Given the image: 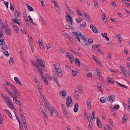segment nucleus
I'll return each mask as SVG.
<instances>
[{
	"mask_svg": "<svg viewBox=\"0 0 130 130\" xmlns=\"http://www.w3.org/2000/svg\"><path fill=\"white\" fill-rule=\"evenodd\" d=\"M72 34L74 37L79 42H80V38L83 42H85L87 40L85 36H83V34L79 31L76 32H72Z\"/></svg>",
	"mask_w": 130,
	"mask_h": 130,
	"instance_id": "nucleus-1",
	"label": "nucleus"
},
{
	"mask_svg": "<svg viewBox=\"0 0 130 130\" xmlns=\"http://www.w3.org/2000/svg\"><path fill=\"white\" fill-rule=\"evenodd\" d=\"M8 85H10L12 91L14 94L17 95V96H19L20 95V93L16 87L13 85L11 84L7 81H6V83L3 85V86L4 87H5Z\"/></svg>",
	"mask_w": 130,
	"mask_h": 130,
	"instance_id": "nucleus-2",
	"label": "nucleus"
},
{
	"mask_svg": "<svg viewBox=\"0 0 130 130\" xmlns=\"http://www.w3.org/2000/svg\"><path fill=\"white\" fill-rule=\"evenodd\" d=\"M115 100V97L113 95H111L108 97L107 99L105 100L103 97H101L100 99V101L102 103L107 102V101L110 102H112Z\"/></svg>",
	"mask_w": 130,
	"mask_h": 130,
	"instance_id": "nucleus-3",
	"label": "nucleus"
},
{
	"mask_svg": "<svg viewBox=\"0 0 130 130\" xmlns=\"http://www.w3.org/2000/svg\"><path fill=\"white\" fill-rule=\"evenodd\" d=\"M46 107L50 113L51 117L52 116L54 112H57V110L54 106H53L52 107L51 106H46Z\"/></svg>",
	"mask_w": 130,
	"mask_h": 130,
	"instance_id": "nucleus-4",
	"label": "nucleus"
},
{
	"mask_svg": "<svg viewBox=\"0 0 130 130\" xmlns=\"http://www.w3.org/2000/svg\"><path fill=\"white\" fill-rule=\"evenodd\" d=\"M53 76L54 80L58 87H60L61 85L59 83L58 77L55 72H53Z\"/></svg>",
	"mask_w": 130,
	"mask_h": 130,
	"instance_id": "nucleus-5",
	"label": "nucleus"
},
{
	"mask_svg": "<svg viewBox=\"0 0 130 130\" xmlns=\"http://www.w3.org/2000/svg\"><path fill=\"white\" fill-rule=\"evenodd\" d=\"M66 18L69 23L70 25H72L73 22V19L68 13H66Z\"/></svg>",
	"mask_w": 130,
	"mask_h": 130,
	"instance_id": "nucleus-6",
	"label": "nucleus"
},
{
	"mask_svg": "<svg viewBox=\"0 0 130 130\" xmlns=\"http://www.w3.org/2000/svg\"><path fill=\"white\" fill-rule=\"evenodd\" d=\"M67 106H69L70 105L72 106L73 103L71 98L70 96L67 97L66 99Z\"/></svg>",
	"mask_w": 130,
	"mask_h": 130,
	"instance_id": "nucleus-7",
	"label": "nucleus"
},
{
	"mask_svg": "<svg viewBox=\"0 0 130 130\" xmlns=\"http://www.w3.org/2000/svg\"><path fill=\"white\" fill-rule=\"evenodd\" d=\"M38 62V64L43 69L45 68V63L43 59H40Z\"/></svg>",
	"mask_w": 130,
	"mask_h": 130,
	"instance_id": "nucleus-8",
	"label": "nucleus"
},
{
	"mask_svg": "<svg viewBox=\"0 0 130 130\" xmlns=\"http://www.w3.org/2000/svg\"><path fill=\"white\" fill-rule=\"evenodd\" d=\"M62 108L64 116L66 117H69V115L66 107L64 106H63Z\"/></svg>",
	"mask_w": 130,
	"mask_h": 130,
	"instance_id": "nucleus-9",
	"label": "nucleus"
},
{
	"mask_svg": "<svg viewBox=\"0 0 130 130\" xmlns=\"http://www.w3.org/2000/svg\"><path fill=\"white\" fill-rule=\"evenodd\" d=\"M106 81L107 82L109 83L110 84L112 85L114 84V81L113 79L109 76H108L107 77Z\"/></svg>",
	"mask_w": 130,
	"mask_h": 130,
	"instance_id": "nucleus-10",
	"label": "nucleus"
},
{
	"mask_svg": "<svg viewBox=\"0 0 130 130\" xmlns=\"http://www.w3.org/2000/svg\"><path fill=\"white\" fill-rule=\"evenodd\" d=\"M7 99H5L6 102L7 104L8 105H10L11 106H13V104H12V101L10 98L8 97L7 98Z\"/></svg>",
	"mask_w": 130,
	"mask_h": 130,
	"instance_id": "nucleus-11",
	"label": "nucleus"
},
{
	"mask_svg": "<svg viewBox=\"0 0 130 130\" xmlns=\"http://www.w3.org/2000/svg\"><path fill=\"white\" fill-rule=\"evenodd\" d=\"M120 68L121 69V73H122L125 76L127 77V75L126 74V72L125 69V68L123 66L121 67Z\"/></svg>",
	"mask_w": 130,
	"mask_h": 130,
	"instance_id": "nucleus-12",
	"label": "nucleus"
},
{
	"mask_svg": "<svg viewBox=\"0 0 130 130\" xmlns=\"http://www.w3.org/2000/svg\"><path fill=\"white\" fill-rule=\"evenodd\" d=\"M90 26L91 29L94 33H98V30L95 27L92 25H90Z\"/></svg>",
	"mask_w": 130,
	"mask_h": 130,
	"instance_id": "nucleus-13",
	"label": "nucleus"
},
{
	"mask_svg": "<svg viewBox=\"0 0 130 130\" xmlns=\"http://www.w3.org/2000/svg\"><path fill=\"white\" fill-rule=\"evenodd\" d=\"M32 63L34 65V66H36L37 67V70L38 72H39L40 70H41L39 65H38L36 62H35L33 61H31Z\"/></svg>",
	"mask_w": 130,
	"mask_h": 130,
	"instance_id": "nucleus-14",
	"label": "nucleus"
},
{
	"mask_svg": "<svg viewBox=\"0 0 130 130\" xmlns=\"http://www.w3.org/2000/svg\"><path fill=\"white\" fill-rule=\"evenodd\" d=\"M11 20L13 21L14 23H15L18 24L19 25H20L21 24V23L18 22V21H20H20L19 19H17L16 18H12L11 19Z\"/></svg>",
	"mask_w": 130,
	"mask_h": 130,
	"instance_id": "nucleus-15",
	"label": "nucleus"
},
{
	"mask_svg": "<svg viewBox=\"0 0 130 130\" xmlns=\"http://www.w3.org/2000/svg\"><path fill=\"white\" fill-rule=\"evenodd\" d=\"M38 72L41 76L42 80L43 81H44V80H46V76H44L43 73L42 72V70H40L39 72Z\"/></svg>",
	"mask_w": 130,
	"mask_h": 130,
	"instance_id": "nucleus-16",
	"label": "nucleus"
},
{
	"mask_svg": "<svg viewBox=\"0 0 130 130\" xmlns=\"http://www.w3.org/2000/svg\"><path fill=\"white\" fill-rule=\"evenodd\" d=\"M73 95L75 98L76 99H79L78 93L77 91H75L73 93Z\"/></svg>",
	"mask_w": 130,
	"mask_h": 130,
	"instance_id": "nucleus-17",
	"label": "nucleus"
},
{
	"mask_svg": "<svg viewBox=\"0 0 130 130\" xmlns=\"http://www.w3.org/2000/svg\"><path fill=\"white\" fill-rule=\"evenodd\" d=\"M96 122L98 126L100 128L101 127H102V124L100 120L98 119V117L96 118Z\"/></svg>",
	"mask_w": 130,
	"mask_h": 130,
	"instance_id": "nucleus-18",
	"label": "nucleus"
},
{
	"mask_svg": "<svg viewBox=\"0 0 130 130\" xmlns=\"http://www.w3.org/2000/svg\"><path fill=\"white\" fill-rule=\"evenodd\" d=\"M102 19L103 21L105 23H107L106 21L107 20V18L105 15V13H103V15L102 17Z\"/></svg>",
	"mask_w": 130,
	"mask_h": 130,
	"instance_id": "nucleus-19",
	"label": "nucleus"
},
{
	"mask_svg": "<svg viewBox=\"0 0 130 130\" xmlns=\"http://www.w3.org/2000/svg\"><path fill=\"white\" fill-rule=\"evenodd\" d=\"M14 79L15 82L19 84L20 86H21L22 84L20 81L18 79V78L17 77H14Z\"/></svg>",
	"mask_w": 130,
	"mask_h": 130,
	"instance_id": "nucleus-20",
	"label": "nucleus"
},
{
	"mask_svg": "<svg viewBox=\"0 0 130 130\" xmlns=\"http://www.w3.org/2000/svg\"><path fill=\"white\" fill-rule=\"evenodd\" d=\"M96 71L97 72L98 76L99 77L101 81H102L103 79V78L100 73V71L97 70Z\"/></svg>",
	"mask_w": 130,
	"mask_h": 130,
	"instance_id": "nucleus-21",
	"label": "nucleus"
},
{
	"mask_svg": "<svg viewBox=\"0 0 130 130\" xmlns=\"http://www.w3.org/2000/svg\"><path fill=\"white\" fill-rule=\"evenodd\" d=\"M75 63L78 67H79L80 65V64L79 60L77 58L75 59Z\"/></svg>",
	"mask_w": 130,
	"mask_h": 130,
	"instance_id": "nucleus-22",
	"label": "nucleus"
},
{
	"mask_svg": "<svg viewBox=\"0 0 130 130\" xmlns=\"http://www.w3.org/2000/svg\"><path fill=\"white\" fill-rule=\"evenodd\" d=\"M42 99L45 106H47L48 105H49V103L47 102L45 98Z\"/></svg>",
	"mask_w": 130,
	"mask_h": 130,
	"instance_id": "nucleus-23",
	"label": "nucleus"
},
{
	"mask_svg": "<svg viewBox=\"0 0 130 130\" xmlns=\"http://www.w3.org/2000/svg\"><path fill=\"white\" fill-rule=\"evenodd\" d=\"M120 106H114L113 107H112V106H111L110 109L112 111H113V110H117L119 108Z\"/></svg>",
	"mask_w": 130,
	"mask_h": 130,
	"instance_id": "nucleus-24",
	"label": "nucleus"
},
{
	"mask_svg": "<svg viewBox=\"0 0 130 130\" xmlns=\"http://www.w3.org/2000/svg\"><path fill=\"white\" fill-rule=\"evenodd\" d=\"M66 56L67 57H69L71 59H74V57L71 54L69 53H66Z\"/></svg>",
	"mask_w": 130,
	"mask_h": 130,
	"instance_id": "nucleus-25",
	"label": "nucleus"
},
{
	"mask_svg": "<svg viewBox=\"0 0 130 130\" xmlns=\"http://www.w3.org/2000/svg\"><path fill=\"white\" fill-rule=\"evenodd\" d=\"M19 112L21 116L24 115V113L23 112V110L21 109V108L20 107L19 108Z\"/></svg>",
	"mask_w": 130,
	"mask_h": 130,
	"instance_id": "nucleus-26",
	"label": "nucleus"
},
{
	"mask_svg": "<svg viewBox=\"0 0 130 130\" xmlns=\"http://www.w3.org/2000/svg\"><path fill=\"white\" fill-rule=\"evenodd\" d=\"M123 121L124 122L126 123L127 122L128 119V118H126V117L125 116V114H124L123 117L122 118Z\"/></svg>",
	"mask_w": 130,
	"mask_h": 130,
	"instance_id": "nucleus-27",
	"label": "nucleus"
},
{
	"mask_svg": "<svg viewBox=\"0 0 130 130\" xmlns=\"http://www.w3.org/2000/svg\"><path fill=\"white\" fill-rule=\"evenodd\" d=\"M20 12L19 11H16L14 13L15 16L16 18H18L20 17Z\"/></svg>",
	"mask_w": 130,
	"mask_h": 130,
	"instance_id": "nucleus-28",
	"label": "nucleus"
},
{
	"mask_svg": "<svg viewBox=\"0 0 130 130\" xmlns=\"http://www.w3.org/2000/svg\"><path fill=\"white\" fill-rule=\"evenodd\" d=\"M84 15L85 16V17L86 18V20L87 21H89L91 19L89 17V16L87 13H86Z\"/></svg>",
	"mask_w": 130,
	"mask_h": 130,
	"instance_id": "nucleus-29",
	"label": "nucleus"
},
{
	"mask_svg": "<svg viewBox=\"0 0 130 130\" xmlns=\"http://www.w3.org/2000/svg\"><path fill=\"white\" fill-rule=\"evenodd\" d=\"M55 8L56 10L59 14H61V10L59 6L57 7V8Z\"/></svg>",
	"mask_w": 130,
	"mask_h": 130,
	"instance_id": "nucleus-30",
	"label": "nucleus"
},
{
	"mask_svg": "<svg viewBox=\"0 0 130 130\" xmlns=\"http://www.w3.org/2000/svg\"><path fill=\"white\" fill-rule=\"evenodd\" d=\"M40 108L42 113L46 111V109L44 106H41Z\"/></svg>",
	"mask_w": 130,
	"mask_h": 130,
	"instance_id": "nucleus-31",
	"label": "nucleus"
},
{
	"mask_svg": "<svg viewBox=\"0 0 130 130\" xmlns=\"http://www.w3.org/2000/svg\"><path fill=\"white\" fill-rule=\"evenodd\" d=\"M26 5L28 7V10L30 11H32L33 10H34L33 8L30 6L28 4H26Z\"/></svg>",
	"mask_w": 130,
	"mask_h": 130,
	"instance_id": "nucleus-32",
	"label": "nucleus"
},
{
	"mask_svg": "<svg viewBox=\"0 0 130 130\" xmlns=\"http://www.w3.org/2000/svg\"><path fill=\"white\" fill-rule=\"evenodd\" d=\"M14 102L15 103H16L18 105H22V103L20 102V101H18L17 99H15L14 100Z\"/></svg>",
	"mask_w": 130,
	"mask_h": 130,
	"instance_id": "nucleus-33",
	"label": "nucleus"
},
{
	"mask_svg": "<svg viewBox=\"0 0 130 130\" xmlns=\"http://www.w3.org/2000/svg\"><path fill=\"white\" fill-rule=\"evenodd\" d=\"M80 65L84 69L86 70H88V67L85 64L83 63H81Z\"/></svg>",
	"mask_w": 130,
	"mask_h": 130,
	"instance_id": "nucleus-34",
	"label": "nucleus"
},
{
	"mask_svg": "<svg viewBox=\"0 0 130 130\" xmlns=\"http://www.w3.org/2000/svg\"><path fill=\"white\" fill-rule=\"evenodd\" d=\"M43 116L45 118L47 119H48V116L46 113V112H44L42 113Z\"/></svg>",
	"mask_w": 130,
	"mask_h": 130,
	"instance_id": "nucleus-35",
	"label": "nucleus"
},
{
	"mask_svg": "<svg viewBox=\"0 0 130 130\" xmlns=\"http://www.w3.org/2000/svg\"><path fill=\"white\" fill-rule=\"evenodd\" d=\"M60 93L62 94V96H66V92L64 90L61 91L60 92Z\"/></svg>",
	"mask_w": 130,
	"mask_h": 130,
	"instance_id": "nucleus-36",
	"label": "nucleus"
},
{
	"mask_svg": "<svg viewBox=\"0 0 130 130\" xmlns=\"http://www.w3.org/2000/svg\"><path fill=\"white\" fill-rule=\"evenodd\" d=\"M57 73L59 76L61 77L63 76V74L62 71L58 72L57 71Z\"/></svg>",
	"mask_w": 130,
	"mask_h": 130,
	"instance_id": "nucleus-37",
	"label": "nucleus"
},
{
	"mask_svg": "<svg viewBox=\"0 0 130 130\" xmlns=\"http://www.w3.org/2000/svg\"><path fill=\"white\" fill-rule=\"evenodd\" d=\"M72 71L73 72V73H72V75L73 76H76V74L78 73V71L77 70H76L75 71L73 70H72Z\"/></svg>",
	"mask_w": 130,
	"mask_h": 130,
	"instance_id": "nucleus-38",
	"label": "nucleus"
},
{
	"mask_svg": "<svg viewBox=\"0 0 130 130\" xmlns=\"http://www.w3.org/2000/svg\"><path fill=\"white\" fill-rule=\"evenodd\" d=\"M7 32V34L9 36L11 35V30L10 28L7 29L6 30Z\"/></svg>",
	"mask_w": 130,
	"mask_h": 130,
	"instance_id": "nucleus-39",
	"label": "nucleus"
},
{
	"mask_svg": "<svg viewBox=\"0 0 130 130\" xmlns=\"http://www.w3.org/2000/svg\"><path fill=\"white\" fill-rule=\"evenodd\" d=\"M58 48L60 52L62 53H64L66 52L65 50L63 48H61L59 47Z\"/></svg>",
	"mask_w": 130,
	"mask_h": 130,
	"instance_id": "nucleus-40",
	"label": "nucleus"
},
{
	"mask_svg": "<svg viewBox=\"0 0 130 130\" xmlns=\"http://www.w3.org/2000/svg\"><path fill=\"white\" fill-rule=\"evenodd\" d=\"M2 48L4 50H6L8 49L7 46L6 44H4V45L2 46Z\"/></svg>",
	"mask_w": 130,
	"mask_h": 130,
	"instance_id": "nucleus-41",
	"label": "nucleus"
},
{
	"mask_svg": "<svg viewBox=\"0 0 130 130\" xmlns=\"http://www.w3.org/2000/svg\"><path fill=\"white\" fill-rule=\"evenodd\" d=\"M20 118L22 122H26V120L24 115L21 116Z\"/></svg>",
	"mask_w": 130,
	"mask_h": 130,
	"instance_id": "nucleus-42",
	"label": "nucleus"
},
{
	"mask_svg": "<svg viewBox=\"0 0 130 130\" xmlns=\"http://www.w3.org/2000/svg\"><path fill=\"white\" fill-rule=\"evenodd\" d=\"M26 22V25L29 27L30 28H31L32 26L29 23V20H27Z\"/></svg>",
	"mask_w": 130,
	"mask_h": 130,
	"instance_id": "nucleus-43",
	"label": "nucleus"
},
{
	"mask_svg": "<svg viewBox=\"0 0 130 130\" xmlns=\"http://www.w3.org/2000/svg\"><path fill=\"white\" fill-rule=\"evenodd\" d=\"M87 118H88L89 123L92 124V122L91 118V116L89 117L88 116Z\"/></svg>",
	"mask_w": 130,
	"mask_h": 130,
	"instance_id": "nucleus-44",
	"label": "nucleus"
},
{
	"mask_svg": "<svg viewBox=\"0 0 130 130\" xmlns=\"http://www.w3.org/2000/svg\"><path fill=\"white\" fill-rule=\"evenodd\" d=\"M5 43V41L3 39H0V45H3Z\"/></svg>",
	"mask_w": 130,
	"mask_h": 130,
	"instance_id": "nucleus-45",
	"label": "nucleus"
},
{
	"mask_svg": "<svg viewBox=\"0 0 130 130\" xmlns=\"http://www.w3.org/2000/svg\"><path fill=\"white\" fill-rule=\"evenodd\" d=\"M72 52L75 54L77 55L78 56L80 55V53L79 52H77L75 51H72Z\"/></svg>",
	"mask_w": 130,
	"mask_h": 130,
	"instance_id": "nucleus-46",
	"label": "nucleus"
},
{
	"mask_svg": "<svg viewBox=\"0 0 130 130\" xmlns=\"http://www.w3.org/2000/svg\"><path fill=\"white\" fill-rule=\"evenodd\" d=\"M97 88L99 91H101V92H102V88L101 86H99L98 85L97 86Z\"/></svg>",
	"mask_w": 130,
	"mask_h": 130,
	"instance_id": "nucleus-47",
	"label": "nucleus"
},
{
	"mask_svg": "<svg viewBox=\"0 0 130 130\" xmlns=\"http://www.w3.org/2000/svg\"><path fill=\"white\" fill-rule=\"evenodd\" d=\"M38 87H41L42 86L39 80L35 82Z\"/></svg>",
	"mask_w": 130,
	"mask_h": 130,
	"instance_id": "nucleus-48",
	"label": "nucleus"
},
{
	"mask_svg": "<svg viewBox=\"0 0 130 130\" xmlns=\"http://www.w3.org/2000/svg\"><path fill=\"white\" fill-rule=\"evenodd\" d=\"M66 27L67 29H72L73 28L71 26H70L68 25H66Z\"/></svg>",
	"mask_w": 130,
	"mask_h": 130,
	"instance_id": "nucleus-49",
	"label": "nucleus"
},
{
	"mask_svg": "<svg viewBox=\"0 0 130 130\" xmlns=\"http://www.w3.org/2000/svg\"><path fill=\"white\" fill-rule=\"evenodd\" d=\"M86 26V23H85L84 22L83 24L80 25V27L81 29H82L83 27H85Z\"/></svg>",
	"mask_w": 130,
	"mask_h": 130,
	"instance_id": "nucleus-50",
	"label": "nucleus"
},
{
	"mask_svg": "<svg viewBox=\"0 0 130 130\" xmlns=\"http://www.w3.org/2000/svg\"><path fill=\"white\" fill-rule=\"evenodd\" d=\"M53 65L55 66V68L56 70L58 68H60V66L59 65H57L56 64H53Z\"/></svg>",
	"mask_w": 130,
	"mask_h": 130,
	"instance_id": "nucleus-51",
	"label": "nucleus"
},
{
	"mask_svg": "<svg viewBox=\"0 0 130 130\" xmlns=\"http://www.w3.org/2000/svg\"><path fill=\"white\" fill-rule=\"evenodd\" d=\"M109 121L110 124L112 126H114L113 122L112 120L110 118L109 119Z\"/></svg>",
	"mask_w": 130,
	"mask_h": 130,
	"instance_id": "nucleus-52",
	"label": "nucleus"
},
{
	"mask_svg": "<svg viewBox=\"0 0 130 130\" xmlns=\"http://www.w3.org/2000/svg\"><path fill=\"white\" fill-rule=\"evenodd\" d=\"M78 106H74V112H77L78 110Z\"/></svg>",
	"mask_w": 130,
	"mask_h": 130,
	"instance_id": "nucleus-53",
	"label": "nucleus"
},
{
	"mask_svg": "<svg viewBox=\"0 0 130 130\" xmlns=\"http://www.w3.org/2000/svg\"><path fill=\"white\" fill-rule=\"evenodd\" d=\"M40 19H41V21L43 23V24L44 25H45L46 24L45 23V21L44 19L41 16H40Z\"/></svg>",
	"mask_w": 130,
	"mask_h": 130,
	"instance_id": "nucleus-54",
	"label": "nucleus"
},
{
	"mask_svg": "<svg viewBox=\"0 0 130 130\" xmlns=\"http://www.w3.org/2000/svg\"><path fill=\"white\" fill-rule=\"evenodd\" d=\"M40 2L41 3L42 6L43 7V8H44L45 7V5L44 4V1L43 0L42 1H41Z\"/></svg>",
	"mask_w": 130,
	"mask_h": 130,
	"instance_id": "nucleus-55",
	"label": "nucleus"
},
{
	"mask_svg": "<svg viewBox=\"0 0 130 130\" xmlns=\"http://www.w3.org/2000/svg\"><path fill=\"white\" fill-rule=\"evenodd\" d=\"M14 29L16 31V33L18 34V31L19 30V29L18 27L17 26H16L13 27Z\"/></svg>",
	"mask_w": 130,
	"mask_h": 130,
	"instance_id": "nucleus-56",
	"label": "nucleus"
},
{
	"mask_svg": "<svg viewBox=\"0 0 130 130\" xmlns=\"http://www.w3.org/2000/svg\"><path fill=\"white\" fill-rule=\"evenodd\" d=\"M84 117L85 118H86V117H88V116L87 115V114L86 111V110H84Z\"/></svg>",
	"mask_w": 130,
	"mask_h": 130,
	"instance_id": "nucleus-57",
	"label": "nucleus"
},
{
	"mask_svg": "<svg viewBox=\"0 0 130 130\" xmlns=\"http://www.w3.org/2000/svg\"><path fill=\"white\" fill-rule=\"evenodd\" d=\"M38 92L39 93H41L42 92V86L41 87H38Z\"/></svg>",
	"mask_w": 130,
	"mask_h": 130,
	"instance_id": "nucleus-58",
	"label": "nucleus"
},
{
	"mask_svg": "<svg viewBox=\"0 0 130 130\" xmlns=\"http://www.w3.org/2000/svg\"><path fill=\"white\" fill-rule=\"evenodd\" d=\"M10 58L11 59L9 61V63L11 64H12L13 63V60L11 57H10Z\"/></svg>",
	"mask_w": 130,
	"mask_h": 130,
	"instance_id": "nucleus-59",
	"label": "nucleus"
},
{
	"mask_svg": "<svg viewBox=\"0 0 130 130\" xmlns=\"http://www.w3.org/2000/svg\"><path fill=\"white\" fill-rule=\"evenodd\" d=\"M77 89H78V91L81 94L82 93L83 90L82 88L78 87Z\"/></svg>",
	"mask_w": 130,
	"mask_h": 130,
	"instance_id": "nucleus-60",
	"label": "nucleus"
},
{
	"mask_svg": "<svg viewBox=\"0 0 130 130\" xmlns=\"http://www.w3.org/2000/svg\"><path fill=\"white\" fill-rule=\"evenodd\" d=\"M53 3L54 4V5L55 6V8H57V7L59 6L57 3L56 1L55 2H54V3Z\"/></svg>",
	"mask_w": 130,
	"mask_h": 130,
	"instance_id": "nucleus-61",
	"label": "nucleus"
},
{
	"mask_svg": "<svg viewBox=\"0 0 130 130\" xmlns=\"http://www.w3.org/2000/svg\"><path fill=\"white\" fill-rule=\"evenodd\" d=\"M34 81L35 82H37L38 81V80L37 79V76L36 75H34Z\"/></svg>",
	"mask_w": 130,
	"mask_h": 130,
	"instance_id": "nucleus-62",
	"label": "nucleus"
},
{
	"mask_svg": "<svg viewBox=\"0 0 130 130\" xmlns=\"http://www.w3.org/2000/svg\"><path fill=\"white\" fill-rule=\"evenodd\" d=\"M88 41L89 42V43H90L89 44H91L93 42V40L91 39H89L88 40Z\"/></svg>",
	"mask_w": 130,
	"mask_h": 130,
	"instance_id": "nucleus-63",
	"label": "nucleus"
},
{
	"mask_svg": "<svg viewBox=\"0 0 130 130\" xmlns=\"http://www.w3.org/2000/svg\"><path fill=\"white\" fill-rule=\"evenodd\" d=\"M3 53L6 56H9V54L7 51H4Z\"/></svg>",
	"mask_w": 130,
	"mask_h": 130,
	"instance_id": "nucleus-64",
	"label": "nucleus"
}]
</instances>
